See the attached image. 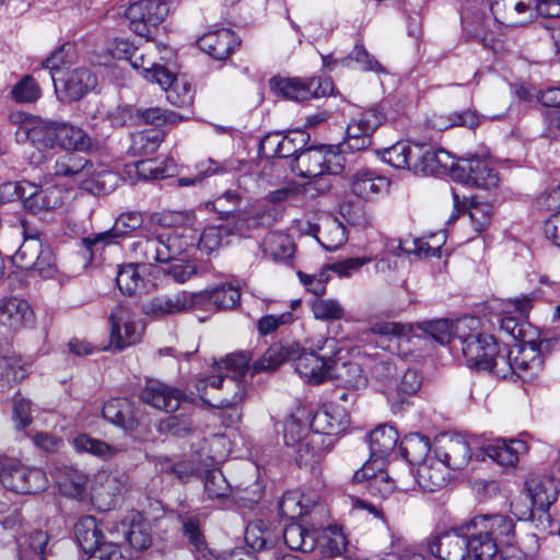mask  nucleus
Returning <instances> with one entry per match:
<instances>
[{
  "label": "nucleus",
  "instance_id": "nucleus-1",
  "mask_svg": "<svg viewBox=\"0 0 560 560\" xmlns=\"http://www.w3.org/2000/svg\"><path fill=\"white\" fill-rule=\"evenodd\" d=\"M465 534L467 557L471 560H493L515 540V524L502 514H480L459 525Z\"/></svg>",
  "mask_w": 560,
  "mask_h": 560
},
{
  "label": "nucleus",
  "instance_id": "nucleus-2",
  "mask_svg": "<svg viewBox=\"0 0 560 560\" xmlns=\"http://www.w3.org/2000/svg\"><path fill=\"white\" fill-rule=\"evenodd\" d=\"M249 358L245 353L228 355L218 363V370H225L197 383L201 400L215 408L233 407L245 397L244 376L248 370Z\"/></svg>",
  "mask_w": 560,
  "mask_h": 560
},
{
  "label": "nucleus",
  "instance_id": "nucleus-3",
  "mask_svg": "<svg viewBox=\"0 0 560 560\" xmlns=\"http://www.w3.org/2000/svg\"><path fill=\"white\" fill-rule=\"evenodd\" d=\"M52 174L70 178L92 194H108L117 180L116 174L105 168L97 170L85 158L73 153L58 156L52 165Z\"/></svg>",
  "mask_w": 560,
  "mask_h": 560
},
{
  "label": "nucleus",
  "instance_id": "nucleus-4",
  "mask_svg": "<svg viewBox=\"0 0 560 560\" xmlns=\"http://www.w3.org/2000/svg\"><path fill=\"white\" fill-rule=\"evenodd\" d=\"M454 334V350H460L469 368L481 370L487 357L497 353L495 339L480 331V320L477 317L457 319Z\"/></svg>",
  "mask_w": 560,
  "mask_h": 560
},
{
  "label": "nucleus",
  "instance_id": "nucleus-5",
  "mask_svg": "<svg viewBox=\"0 0 560 560\" xmlns=\"http://www.w3.org/2000/svg\"><path fill=\"white\" fill-rule=\"evenodd\" d=\"M188 243L177 233H168L156 237H141L131 244V254L137 265L168 262L180 255Z\"/></svg>",
  "mask_w": 560,
  "mask_h": 560
},
{
  "label": "nucleus",
  "instance_id": "nucleus-6",
  "mask_svg": "<svg viewBox=\"0 0 560 560\" xmlns=\"http://www.w3.org/2000/svg\"><path fill=\"white\" fill-rule=\"evenodd\" d=\"M283 439L285 445L294 450L299 466H312L324 455L325 439L299 421L291 420L285 424Z\"/></svg>",
  "mask_w": 560,
  "mask_h": 560
},
{
  "label": "nucleus",
  "instance_id": "nucleus-7",
  "mask_svg": "<svg viewBox=\"0 0 560 560\" xmlns=\"http://www.w3.org/2000/svg\"><path fill=\"white\" fill-rule=\"evenodd\" d=\"M526 498L530 500L533 506L538 512L537 530L545 534L552 528V518L548 512L559 494V482L548 475L532 476L525 485Z\"/></svg>",
  "mask_w": 560,
  "mask_h": 560
},
{
  "label": "nucleus",
  "instance_id": "nucleus-8",
  "mask_svg": "<svg viewBox=\"0 0 560 560\" xmlns=\"http://www.w3.org/2000/svg\"><path fill=\"white\" fill-rule=\"evenodd\" d=\"M341 155L320 145L310 147L295 155L292 171L300 177L312 178L325 173L338 174L342 170Z\"/></svg>",
  "mask_w": 560,
  "mask_h": 560
},
{
  "label": "nucleus",
  "instance_id": "nucleus-9",
  "mask_svg": "<svg viewBox=\"0 0 560 560\" xmlns=\"http://www.w3.org/2000/svg\"><path fill=\"white\" fill-rule=\"evenodd\" d=\"M269 84L276 94L295 102L324 97L330 95L334 91L332 82L329 79L323 78L304 80L275 77L270 79Z\"/></svg>",
  "mask_w": 560,
  "mask_h": 560
},
{
  "label": "nucleus",
  "instance_id": "nucleus-10",
  "mask_svg": "<svg viewBox=\"0 0 560 560\" xmlns=\"http://www.w3.org/2000/svg\"><path fill=\"white\" fill-rule=\"evenodd\" d=\"M166 3L159 0L132 1L125 11L130 28L142 37H149L167 15Z\"/></svg>",
  "mask_w": 560,
  "mask_h": 560
},
{
  "label": "nucleus",
  "instance_id": "nucleus-11",
  "mask_svg": "<svg viewBox=\"0 0 560 560\" xmlns=\"http://www.w3.org/2000/svg\"><path fill=\"white\" fill-rule=\"evenodd\" d=\"M4 488L21 494H33L47 488L48 479L39 468H30L19 463L7 465L0 474Z\"/></svg>",
  "mask_w": 560,
  "mask_h": 560
},
{
  "label": "nucleus",
  "instance_id": "nucleus-12",
  "mask_svg": "<svg viewBox=\"0 0 560 560\" xmlns=\"http://www.w3.org/2000/svg\"><path fill=\"white\" fill-rule=\"evenodd\" d=\"M453 178L481 189H492L499 184L498 173L488 161L478 156L459 159L453 170Z\"/></svg>",
  "mask_w": 560,
  "mask_h": 560
},
{
  "label": "nucleus",
  "instance_id": "nucleus-13",
  "mask_svg": "<svg viewBox=\"0 0 560 560\" xmlns=\"http://www.w3.org/2000/svg\"><path fill=\"white\" fill-rule=\"evenodd\" d=\"M385 114L378 107H371L357 115L347 127L345 145L351 151L368 149L373 132L384 122Z\"/></svg>",
  "mask_w": 560,
  "mask_h": 560
},
{
  "label": "nucleus",
  "instance_id": "nucleus-14",
  "mask_svg": "<svg viewBox=\"0 0 560 560\" xmlns=\"http://www.w3.org/2000/svg\"><path fill=\"white\" fill-rule=\"evenodd\" d=\"M125 46V58L130 62L131 67L137 70L143 79L149 82L158 83L163 75L167 77V69L162 61L164 58L159 56V48L154 45L144 47H130L127 43Z\"/></svg>",
  "mask_w": 560,
  "mask_h": 560
},
{
  "label": "nucleus",
  "instance_id": "nucleus-15",
  "mask_svg": "<svg viewBox=\"0 0 560 560\" xmlns=\"http://www.w3.org/2000/svg\"><path fill=\"white\" fill-rule=\"evenodd\" d=\"M143 222L144 218L141 212H124L116 218L109 230L85 237L82 243L86 249L94 252L107 245L116 244L119 238H124L140 229Z\"/></svg>",
  "mask_w": 560,
  "mask_h": 560
},
{
  "label": "nucleus",
  "instance_id": "nucleus-16",
  "mask_svg": "<svg viewBox=\"0 0 560 560\" xmlns=\"http://www.w3.org/2000/svg\"><path fill=\"white\" fill-rule=\"evenodd\" d=\"M110 345L124 349L140 340L141 328L135 314L124 305H117L110 313Z\"/></svg>",
  "mask_w": 560,
  "mask_h": 560
},
{
  "label": "nucleus",
  "instance_id": "nucleus-17",
  "mask_svg": "<svg viewBox=\"0 0 560 560\" xmlns=\"http://www.w3.org/2000/svg\"><path fill=\"white\" fill-rule=\"evenodd\" d=\"M142 401L166 412L177 410L189 397L178 388L159 381H149L140 395Z\"/></svg>",
  "mask_w": 560,
  "mask_h": 560
},
{
  "label": "nucleus",
  "instance_id": "nucleus-18",
  "mask_svg": "<svg viewBox=\"0 0 560 560\" xmlns=\"http://www.w3.org/2000/svg\"><path fill=\"white\" fill-rule=\"evenodd\" d=\"M429 552L441 560H464L467 557L466 536L459 525L451 530L428 538Z\"/></svg>",
  "mask_w": 560,
  "mask_h": 560
},
{
  "label": "nucleus",
  "instance_id": "nucleus-19",
  "mask_svg": "<svg viewBox=\"0 0 560 560\" xmlns=\"http://www.w3.org/2000/svg\"><path fill=\"white\" fill-rule=\"evenodd\" d=\"M334 358L317 351L302 348L294 354L295 371L311 384H320L328 380Z\"/></svg>",
  "mask_w": 560,
  "mask_h": 560
},
{
  "label": "nucleus",
  "instance_id": "nucleus-20",
  "mask_svg": "<svg viewBox=\"0 0 560 560\" xmlns=\"http://www.w3.org/2000/svg\"><path fill=\"white\" fill-rule=\"evenodd\" d=\"M54 85L61 101L75 102L96 88L97 78L89 68L81 67L69 72L61 81V86L58 85V80Z\"/></svg>",
  "mask_w": 560,
  "mask_h": 560
},
{
  "label": "nucleus",
  "instance_id": "nucleus-21",
  "mask_svg": "<svg viewBox=\"0 0 560 560\" xmlns=\"http://www.w3.org/2000/svg\"><path fill=\"white\" fill-rule=\"evenodd\" d=\"M456 166L453 156L443 149H433L425 144H419L416 162L411 164V171L416 174L439 175L451 172Z\"/></svg>",
  "mask_w": 560,
  "mask_h": 560
},
{
  "label": "nucleus",
  "instance_id": "nucleus-22",
  "mask_svg": "<svg viewBox=\"0 0 560 560\" xmlns=\"http://www.w3.org/2000/svg\"><path fill=\"white\" fill-rule=\"evenodd\" d=\"M196 308L195 292L182 291L174 295H159L143 305V312L153 317H165Z\"/></svg>",
  "mask_w": 560,
  "mask_h": 560
},
{
  "label": "nucleus",
  "instance_id": "nucleus-23",
  "mask_svg": "<svg viewBox=\"0 0 560 560\" xmlns=\"http://www.w3.org/2000/svg\"><path fill=\"white\" fill-rule=\"evenodd\" d=\"M434 452L436 457L452 470L465 468L471 458L468 442L459 435L441 439Z\"/></svg>",
  "mask_w": 560,
  "mask_h": 560
},
{
  "label": "nucleus",
  "instance_id": "nucleus-24",
  "mask_svg": "<svg viewBox=\"0 0 560 560\" xmlns=\"http://www.w3.org/2000/svg\"><path fill=\"white\" fill-rule=\"evenodd\" d=\"M249 231L248 220L245 214L235 222H226L220 225L206 228L199 237V249L206 253H212L223 245V241L230 235H246Z\"/></svg>",
  "mask_w": 560,
  "mask_h": 560
},
{
  "label": "nucleus",
  "instance_id": "nucleus-25",
  "mask_svg": "<svg viewBox=\"0 0 560 560\" xmlns=\"http://www.w3.org/2000/svg\"><path fill=\"white\" fill-rule=\"evenodd\" d=\"M514 374L523 381H533L542 371L544 360L534 341L524 342L516 347L514 355Z\"/></svg>",
  "mask_w": 560,
  "mask_h": 560
},
{
  "label": "nucleus",
  "instance_id": "nucleus-26",
  "mask_svg": "<svg viewBox=\"0 0 560 560\" xmlns=\"http://www.w3.org/2000/svg\"><path fill=\"white\" fill-rule=\"evenodd\" d=\"M390 182L373 170L357 171L350 182L351 191L364 200H373L380 195L387 192Z\"/></svg>",
  "mask_w": 560,
  "mask_h": 560
},
{
  "label": "nucleus",
  "instance_id": "nucleus-27",
  "mask_svg": "<svg viewBox=\"0 0 560 560\" xmlns=\"http://www.w3.org/2000/svg\"><path fill=\"white\" fill-rule=\"evenodd\" d=\"M328 380H331L340 388L358 392L368 385V377L361 365L352 361L334 359Z\"/></svg>",
  "mask_w": 560,
  "mask_h": 560
},
{
  "label": "nucleus",
  "instance_id": "nucleus-28",
  "mask_svg": "<svg viewBox=\"0 0 560 560\" xmlns=\"http://www.w3.org/2000/svg\"><path fill=\"white\" fill-rule=\"evenodd\" d=\"M240 300V290L231 284L195 292L196 308L229 310L238 305Z\"/></svg>",
  "mask_w": 560,
  "mask_h": 560
},
{
  "label": "nucleus",
  "instance_id": "nucleus-29",
  "mask_svg": "<svg viewBox=\"0 0 560 560\" xmlns=\"http://www.w3.org/2000/svg\"><path fill=\"white\" fill-rule=\"evenodd\" d=\"M535 0H492L490 9L501 24H522L534 13Z\"/></svg>",
  "mask_w": 560,
  "mask_h": 560
},
{
  "label": "nucleus",
  "instance_id": "nucleus-30",
  "mask_svg": "<svg viewBox=\"0 0 560 560\" xmlns=\"http://www.w3.org/2000/svg\"><path fill=\"white\" fill-rule=\"evenodd\" d=\"M349 424V418L346 413V408L342 406L330 407L317 410L311 421L308 428L312 433H319L325 439V435H338L346 430Z\"/></svg>",
  "mask_w": 560,
  "mask_h": 560
},
{
  "label": "nucleus",
  "instance_id": "nucleus-31",
  "mask_svg": "<svg viewBox=\"0 0 560 560\" xmlns=\"http://www.w3.org/2000/svg\"><path fill=\"white\" fill-rule=\"evenodd\" d=\"M23 206L33 213L42 210L55 209L61 205L60 190L56 188L43 189L30 182H23Z\"/></svg>",
  "mask_w": 560,
  "mask_h": 560
},
{
  "label": "nucleus",
  "instance_id": "nucleus-32",
  "mask_svg": "<svg viewBox=\"0 0 560 560\" xmlns=\"http://www.w3.org/2000/svg\"><path fill=\"white\" fill-rule=\"evenodd\" d=\"M197 45L213 59L224 60L231 56L237 45V40L232 31L221 30L202 35L198 39Z\"/></svg>",
  "mask_w": 560,
  "mask_h": 560
},
{
  "label": "nucleus",
  "instance_id": "nucleus-33",
  "mask_svg": "<svg viewBox=\"0 0 560 560\" xmlns=\"http://www.w3.org/2000/svg\"><path fill=\"white\" fill-rule=\"evenodd\" d=\"M450 478V469L436 458L422 462L416 475V481L424 491L434 492L443 488Z\"/></svg>",
  "mask_w": 560,
  "mask_h": 560
},
{
  "label": "nucleus",
  "instance_id": "nucleus-34",
  "mask_svg": "<svg viewBox=\"0 0 560 560\" xmlns=\"http://www.w3.org/2000/svg\"><path fill=\"white\" fill-rule=\"evenodd\" d=\"M125 485L116 475H100L98 483L93 490L92 501L98 510L107 511L115 508Z\"/></svg>",
  "mask_w": 560,
  "mask_h": 560
},
{
  "label": "nucleus",
  "instance_id": "nucleus-35",
  "mask_svg": "<svg viewBox=\"0 0 560 560\" xmlns=\"http://www.w3.org/2000/svg\"><path fill=\"white\" fill-rule=\"evenodd\" d=\"M19 135L25 136L33 145L39 149L54 148L56 147V121L28 118L20 127Z\"/></svg>",
  "mask_w": 560,
  "mask_h": 560
},
{
  "label": "nucleus",
  "instance_id": "nucleus-36",
  "mask_svg": "<svg viewBox=\"0 0 560 560\" xmlns=\"http://www.w3.org/2000/svg\"><path fill=\"white\" fill-rule=\"evenodd\" d=\"M166 94L167 101L177 107H185L192 103L194 89L183 77H177L167 69L166 75L160 78L158 83Z\"/></svg>",
  "mask_w": 560,
  "mask_h": 560
},
{
  "label": "nucleus",
  "instance_id": "nucleus-37",
  "mask_svg": "<svg viewBox=\"0 0 560 560\" xmlns=\"http://www.w3.org/2000/svg\"><path fill=\"white\" fill-rule=\"evenodd\" d=\"M56 147L79 152L92 148V138L80 127L65 121H56Z\"/></svg>",
  "mask_w": 560,
  "mask_h": 560
},
{
  "label": "nucleus",
  "instance_id": "nucleus-38",
  "mask_svg": "<svg viewBox=\"0 0 560 560\" xmlns=\"http://www.w3.org/2000/svg\"><path fill=\"white\" fill-rule=\"evenodd\" d=\"M242 196L235 190H226L215 199L208 201L207 207L217 212L221 219H233L237 221L242 214L248 220L249 229L256 223V219L250 218L248 213L241 209Z\"/></svg>",
  "mask_w": 560,
  "mask_h": 560
},
{
  "label": "nucleus",
  "instance_id": "nucleus-39",
  "mask_svg": "<svg viewBox=\"0 0 560 560\" xmlns=\"http://www.w3.org/2000/svg\"><path fill=\"white\" fill-rule=\"evenodd\" d=\"M33 312L25 300L10 298L0 301V323L19 329L32 319Z\"/></svg>",
  "mask_w": 560,
  "mask_h": 560
},
{
  "label": "nucleus",
  "instance_id": "nucleus-40",
  "mask_svg": "<svg viewBox=\"0 0 560 560\" xmlns=\"http://www.w3.org/2000/svg\"><path fill=\"white\" fill-rule=\"evenodd\" d=\"M102 415L105 420L125 430L132 429L136 424L133 405L126 398H113L106 401Z\"/></svg>",
  "mask_w": 560,
  "mask_h": 560
},
{
  "label": "nucleus",
  "instance_id": "nucleus-41",
  "mask_svg": "<svg viewBox=\"0 0 560 560\" xmlns=\"http://www.w3.org/2000/svg\"><path fill=\"white\" fill-rule=\"evenodd\" d=\"M486 455L502 466H513L518 462V455L526 451L525 442L521 440H498L483 448Z\"/></svg>",
  "mask_w": 560,
  "mask_h": 560
},
{
  "label": "nucleus",
  "instance_id": "nucleus-42",
  "mask_svg": "<svg viewBox=\"0 0 560 560\" xmlns=\"http://www.w3.org/2000/svg\"><path fill=\"white\" fill-rule=\"evenodd\" d=\"M316 238L327 250H336L348 240L343 223L335 217H327L316 228Z\"/></svg>",
  "mask_w": 560,
  "mask_h": 560
},
{
  "label": "nucleus",
  "instance_id": "nucleus-43",
  "mask_svg": "<svg viewBox=\"0 0 560 560\" xmlns=\"http://www.w3.org/2000/svg\"><path fill=\"white\" fill-rule=\"evenodd\" d=\"M399 435L394 427L378 425L369 434L371 458L384 459L397 445Z\"/></svg>",
  "mask_w": 560,
  "mask_h": 560
},
{
  "label": "nucleus",
  "instance_id": "nucleus-44",
  "mask_svg": "<svg viewBox=\"0 0 560 560\" xmlns=\"http://www.w3.org/2000/svg\"><path fill=\"white\" fill-rule=\"evenodd\" d=\"M299 351L298 343L271 345L264 353V355L254 363V372H262L275 370L285 361H293L294 354Z\"/></svg>",
  "mask_w": 560,
  "mask_h": 560
},
{
  "label": "nucleus",
  "instance_id": "nucleus-45",
  "mask_svg": "<svg viewBox=\"0 0 560 560\" xmlns=\"http://www.w3.org/2000/svg\"><path fill=\"white\" fill-rule=\"evenodd\" d=\"M418 151V143L399 141L384 149L381 152V158L395 168H408L411 171V164L416 162Z\"/></svg>",
  "mask_w": 560,
  "mask_h": 560
},
{
  "label": "nucleus",
  "instance_id": "nucleus-46",
  "mask_svg": "<svg viewBox=\"0 0 560 560\" xmlns=\"http://www.w3.org/2000/svg\"><path fill=\"white\" fill-rule=\"evenodd\" d=\"M183 530L188 538L190 545L194 547L195 557L197 560H221L222 557L215 555L208 548L203 540V536L199 528V518L196 515L185 516L182 521Z\"/></svg>",
  "mask_w": 560,
  "mask_h": 560
},
{
  "label": "nucleus",
  "instance_id": "nucleus-47",
  "mask_svg": "<svg viewBox=\"0 0 560 560\" xmlns=\"http://www.w3.org/2000/svg\"><path fill=\"white\" fill-rule=\"evenodd\" d=\"M73 446L79 453H88L103 460H109L122 452L121 447L108 444L85 433L74 438Z\"/></svg>",
  "mask_w": 560,
  "mask_h": 560
},
{
  "label": "nucleus",
  "instance_id": "nucleus-48",
  "mask_svg": "<svg viewBox=\"0 0 560 560\" xmlns=\"http://www.w3.org/2000/svg\"><path fill=\"white\" fill-rule=\"evenodd\" d=\"M74 535L78 544L88 555L103 542V534L93 516L80 518L74 525Z\"/></svg>",
  "mask_w": 560,
  "mask_h": 560
},
{
  "label": "nucleus",
  "instance_id": "nucleus-49",
  "mask_svg": "<svg viewBox=\"0 0 560 560\" xmlns=\"http://www.w3.org/2000/svg\"><path fill=\"white\" fill-rule=\"evenodd\" d=\"M399 447L402 456L412 464L419 466L429 459L427 456L430 452V440L425 435L410 433L404 438Z\"/></svg>",
  "mask_w": 560,
  "mask_h": 560
},
{
  "label": "nucleus",
  "instance_id": "nucleus-50",
  "mask_svg": "<svg viewBox=\"0 0 560 560\" xmlns=\"http://www.w3.org/2000/svg\"><path fill=\"white\" fill-rule=\"evenodd\" d=\"M315 533L307 532L301 524L291 523L283 529L284 544L292 550L310 552L316 546Z\"/></svg>",
  "mask_w": 560,
  "mask_h": 560
},
{
  "label": "nucleus",
  "instance_id": "nucleus-51",
  "mask_svg": "<svg viewBox=\"0 0 560 560\" xmlns=\"http://www.w3.org/2000/svg\"><path fill=\"white\" fill-rule=\"evenodd\" d=\"M88 481L85 474L77 469H70L60 477L58 486L63 495L83 501L88 498Z\"/></svg>",
  "mask_w": 560,
  "mask_h": 560
},
{
  "label": "nucleus",
  "instance_id": "nucleus-52",
  "mask_svg": "<svg viewBox=\"0 0 560 560\" xmlns=\"http://www.w3.org/2000/svg\"><path fill=\"white\" fill-rule=\"evenodd\" d=\"M245 541L250 549L262 551L275 545L276 536L262 522H253L246 526Z\"/></svg>",
  "mask_w": 560,
  "mask_h": 560
},
{
  "label": "nucleus",
  "instance_id": "nucleus-53",
  "mask_svg": "<svg viewBox=\"0 0 560 560\" xmlns=\"http://www.w3.org/2000/svg\"><path fill=\"white\" fill-rule=\"evenodd\" d=\"M515 349L508 350L505 347L500 348L497 343V353L491 357H487V361L482 365L481 370L490 371L497 376L506 378L514 374V355Z\"/></svg>",
  "mask_w": 560,
  "mask_h": 560
},
{
  "label": "nucleus",
  "instance_id": "nucleus-54",
  "mask_svg": "<svg viewBox=\"0 0 560 560\" xmlns=\"http://www.w3.org/2000/svg\"><path fill=\"white\" fill-rule=\"evenodd\" d=\"M136 172L139 177L143 179H161L170 177L176 171V163L173 159L164 161V165L161 166L154 160H142L135 164Z\"/></svg>",
  "mask_w": 560,
  "mask_h": 560
},
{
  "label": "nucleus",
  "instance_id": "nucleus-55",
  "mask_svg": "<svg viewBox=\"0 0 560 560\" xmlns=\"http://www.w3.org/2000/svg\"><path fill=\"white\" fill-rule=\"evenodd\" d=\"M45 248L37 237L25 238L13 259L20 268L28 270L34 267Z\"/></svg>",
  "mask_w": 560,
  "mask_h": 560
},
{
  "label": "nucleus",
  "instance_id": "nucleus-56",
  "mask_svg": "<svg viewBox=\"0 0 560 560\" xmlns=\"http://www.w3.org/2000/svg\"><path fill=\"white\" fill-rule=\"evenodd\" d=\"M161 142L162 136L158 130L137 132L132 136L129 152L135 156L150 155L158 150Z\"/></svg>",
  "mask_w": 560,
  "mask_h": 560
},
{
  "label": "nucleus",
  "instance_id": "nucleus-57",
  "mask_svg": "<svg viewBox=\"0 0 560 560\" xmlns=\"http://www.w3.org/2000/svg\"><path fill=\"white\" fill-rule=\"evenodd\" d=\"M455 325H456V322L452 323L447 319H436V320L423 323L422 328L428 335H430L439 343H441V345L451 343L452 349H454Z\"/></svg>",
  "mask_w": 560,
  "mask_h": 560
},
{
  "label": "nucleus",
  "instance_id": "nucleus-58",
  "mask_svg": "<svg viewBox=\"0 0 560 560\" xmlns=\"http://www.w3.org/2000/svg\"><path fill=\"white\" fill-rule=\"evenodd\" d=\"M203 482L205 492L209 499H222L231 493V486L220 469L208 470Z\"/></svg>",
  "mask_w": 560,
  "mask_h": 560
},
{
  "label": "nucleus",
  "instance_id": "nucleus-59",
  "mask_svg": "<svg viewBox=\"0 0 560 560\" xmlns=\"http://www.w3.org/2000/svg\"><path fill=\"white\" fill-rule=\"evenodd\" d=\"M467 212L471 225L477 233L482 232L490 225L493 213L492 206L490 203L479 202L471 199L467 207Z\"/></svg>",
  "mask_w": 560,
  "mask_h": 560
},
{
  "label": "nucleus",
  "instance_id": "nucleus-60",
  "mask_svg": "<svg viewBox=\"0 0 560 560\" xmlns=\"http://www.w3.org/2000/svg\"><path fill=\"white\" fill-rule=\"evenodd\" d=\"M340 215L345 222L357 229H366L372 223L370 213L358 203L347 202L341 205Z\"/></svg>",
  "mask_w": 560,
  "mask_h": 560
},
{
  "label": "nucleus",
  "instance_id": "nucleus-61",
  "mask_svg": "<svg viewBox=\"0 0 560 560\" xmlns=\"http://www.w3.org/2000/svg\"><path fill=\"white\" fill-rule=\"evenodd\" d=\"M126 541L135 549L142 550L151 545V535L147 524L132 522L130 525L122 524Z\"/></svg>",
  "mask_w": 560,
  "mask_h": 560
},
{
  "label": "nucleus",
  "instance_id": "nucleus-62",
  "mask_svg": "<svg viewBox=\"0 0 560 560\" xmlns=\"http://www.w3.org/2000/svg\"><path fill=\"white\" fill-rule=\"evenodd\" d=\"M138 267H140L137 264H129L124 267H121L116 277V282L119 288V290L122 293H126L128 295H131L137 292V290L140 288L142 283V278L140 277L138 272Z\"/></svg>",
  "mask_w": 560,
  "mask_h": 560
},
{
  "label": "nucleus",
  "instance_id": "nucleus-63",
  "mask_svg": "<svg viewBox=\"0 0 560 560\" xmlns=\"http://www.w3.org/2000/svg\"><path fill=\"white\" fill-rule=\"evenodd\" d=\"M12 97L19 103H33L40 96V89L32 75H25L12 89Z\"/></svg>",
  "mask_w": 560,
  "mask_h": 560
},
{
  "label": "nucleus",
  "instance_id": "nucleus-64",
  "mask_svg": "<svg viewBox=\"0 0 560 560\" xmlns=\"http://www.w3.org/2000/svg\"><path fill=\"white\" fill-rule=\"evenodd\" d=\"M380 560H423L420 553L411 550L401 537H392L389 550L383 551Z\"/></svg>",
  "mask_w": 560,
  "mask_h": 560
}]
</instances>
